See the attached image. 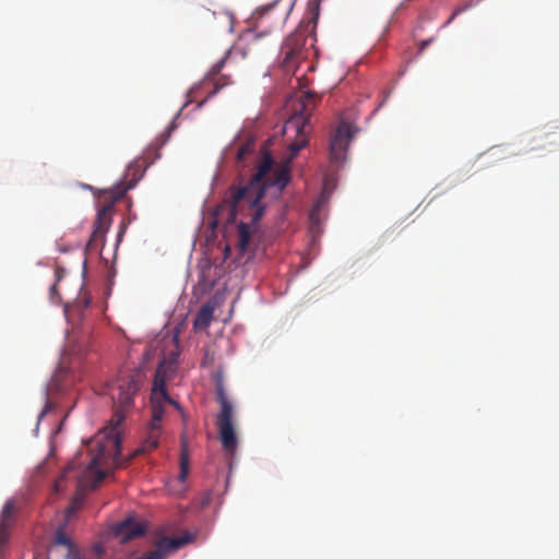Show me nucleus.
<instances>
[{
    "instance_id": "obj_1",
    "label": "nucleus",
    "mask_w": 559,
    "mask_h": 559,
    "mask_svg": "<svg viewBox=\"0 0 559 559\" xmlns=\"http://www.w3.org/2000/svg\"><path fill=\"white\" fill-rule=\"evenodd\" d=\"M318 102L312 92L302 93L293 104V116L285 122L284 133L294 134L288 144V154L276 160L266 145L257 160L254 173L250 178L237 177L227 188L222 206L227 210H266L283 198L292 180L290 163L308 143L310 117Z\"/></svg>"
},
{
    "instance_id": "obj_2",
    "label": "nucleus",
    "mask_w": 559,
    "mask_h": 559,
    "mask_svg": "<svg viewBox=\"0 0 559 559\" xmlns=\"http://www.w3.org/2000/svg\"><path fill=\"white\" fill-rule=\"evenodd\" d=\"M140 389L139 374L128 373L122 376L112 392L115 404L114 415L103 431V437L96 441H90V451L92 452L86 469L80 479V484L95 488L106 476L102 466L107 464V460L112 459L118 463L120 454L121 438L118 430L119 425L126 418V414L132 405L133 396Z\"/></svg>"
},
{
    "instance_id": "obj_3",
    "label": "nucleus",
    "mask_w": 559,
    "mask_h": 559,
    "mask_svg": "<svg viewBox=\"0 0 559 559\" xmlns=\"http://www.w3.org/2000/svg\"><path fill=\"white\" fill-rule=\"evenodd\" d=\"M210 215L206 218L207 224L212 231L215 233L218 228L219 221L223 219L225 212H207ZM238 212H226L225 224L222 228L223 237L225 238L224 253L228 258L233 248L237 250L238 255L242 257L246 253L253 254L257 248V239L259 237V223L265 212H254L250 222L245 223L237 221Z\"/></svg>"
},
{
    "instance_id": "obj_4",
    "label": "nucleus",
    "mask_w": 559,
    "mask_h": 559,
    "mask_svg": "<svg viewBox=\"0 0 559 559\" xmlns=\"http://www.w3.org/2000/svg\"><path fill=\"white\" fill-rule=\"evenodd\" d=\"M301 22L282 45V67L285 71H296L300 62L308 58L309 47H313L314 37L311 35L317 20Z\"/></svg>"
},
{
    "instance_id": "obj_5",
    "label": "nucleus",
    "mask_w": 559,
    "mask_h": 559,
    "mask_svg": "<svg viewBox=\"0 0 559 559\" xmlns=\"http://www.w3.org/2000/svg\"><path fill=\"white\" fill-rule=\"evenodd\" d=\"M216 400L219 403L221 409L217 415L216 425L218 429V437L225 454L233 459L238 448V437L234 425V406L222 383L216 385Z\"/></svg>"
},
{
    "instance_id": "obj_6",
    "label": "nucleus",
    "mask_w": 559,
    "mask_h": 559,
    "mask_svg": "<svg viewBox=\"0 0 559 559\" xmlns=\"http://www.w3.org/2000/svg\"><path fill=\"white\" fill-rule=\"evenodd\" d=\"M135 186L132 181H120L111 188L96 189L90 185H82L84 189L93 192L95 205L97 210H112L115 206H123L130 210L132 202L128 195V191Z\"/></svg>"
},
{
    "instance_id": "obj_7",
    "label": "nucleus",
    "mask_w": 559,
    "mask_h": 559,
    "mask_svg": "<svg viewBox=\"0 0 559 559\" xmlns=\"http://www.w3.org/2000/svg\"><path fill=\"white\" fill-rule=\"evenodd\" d=\"M167 403L162 396L159 390L152 389L151 405L152 420L147 428L146 437L142 444L134 451V455L150 453L158 447L162 436V419L164 417V404ZM168 404H170L168 402Z\"/></svg>"
},
{
    "instance_id": "obj_8",
    "label": "nucleus",
    "mask_w": 559,
    "mask_h": 559,
    "mask_svg": "<svg viewBox=\"0 0 559 559\" xmlns=\"http://www.w3.org/2000/svg\"><path fill=\"white\" fill-rule=\"evenodd\" d=\"M354 128L350 123L342 121L336 127L330 140V157L333 163H340L345 158L349 141L354 136Z\"/></svg>"
},
{
    "instance_id": "obj_9",
    "label": "nucleus",
    "mask_w": 559,
    "mask_h": 559,
    "mask_svg": "<svg viewBox=\"0 0 559 559\" xmlns=\"http://www.w3.org/2000/svg\"><path fill=\"white\" fill-rule=\"evenodd\" d=\"M177 358L178 354H173L171 358L159 362L156 372L155 378L153 382V389L159 390L160 396L169 402L171 405H174L177 409L181 411L180 405L174 401L166 391V382L167 380L176 372L177 368Z\"/></svg>"
},
{
    "instance_id": "obj_10",
    "label": "nucleus",
    "mask_w": 559,
    "mask_h": 559,
    "mask_svg": "<svg viewBox=\"0 0 559 559\" xmlns=\"http://www.w3.org/2000/svg\"><path fill=\"white\" fill-rule=\"evenodd\" d=\"M559 147V126H546L532 139V150L552 151Z\"/></svg>"
},
{
    "instance_id": "obj_11",
    "label": "nucleus",
    "mask_w": 559,
    "mask_h": 559,
    "mask_svg": "<svg viewBox=\"0 0 559 559\" xmlns=\"http://www.w3.org/2000/svg\"><path fill=\"white\" fill-rule=\"evenodd\" d=\"M114 533L120 538L121 543L124 544L144 535L145 526L135 520L128 518L115 526Z\"/></svg>"
},
{
    "instance_id": "obj_12",
    "label": "nucleus",
    "mask_w": 559,
    "mask_h": 559,
    "mask_svg": "<svg viewBox=\"0 0 559 559\" xmlns=\"http://www.w3.org/2000/svg\"><path fill=\"white\" fill-rule=\"evenodd\" d=\"M19 509L14 500H8L0 512V545L7 543L15 523Z\"/></svg>"
},
{
    "instance_id": "obj_13",
    "label": "nucleus",
    "mask_w": 559,
    "mask_h": 559,
    "mask_svg": "<svg viewBox=\"0 0 559 559\" xmlns=\"http://www.w3.org/2000/svg\"><path fill=\"white\" fill-rule=\"evenodd\" d=\"M66 374V371L59 370L52 376L51 380L47 384L45 389V406L38 416L39 420L53 409L55 405L51 402L50 396L55 393L61 392L64 389L66 384L63 383V378Z\"/></svg>"
},
{
    "instance_id": "obj_14",
    "label": "nucleus",
    "mask_w": 559,
    "mask_h": 559,
    "mask_svg": "<svg viewBox=\"0 0 559 559\" xmlns=\"http://www.w3.org/2000/svg\"><path fill=\"white\" fill-rule=\"evenodd\" d=\"M190 542L189 536L182 537H162L155 543L154 552H158L159 559H165V556L170 552L179 549Z\"/></svg>"
},
{
    "instance_id": "obj_15",
    "label": "nucleus",
    "mask_w": 559,
    "mask_h": 559,
    "mask_svg": "<svg viewBox=\"0 0 559 559\" xmlns=\"http://www.w3.org/2000/svg\"><path fill=\"white\" fill-rule=\"evenodd\" d=\"M280 3L273 2L266 7L261 8L257 12V20L260 24H263L264 20L267 19L269 15H276L275 26H282L288 15V9H282L280 11Z\"/></svg>"
},
{
    "instance_id": "obj_16",
    "label": "nucleus",
    "mask_w": 559,
    "mask_h": 559,
    "mask_svg": "<svg viewBox=\"0 0 559 559\" xmlns=\"http://www.w3.org/2000/svg\"><path fill=\"white\" fill-rule=\"evenodd\" d=\"M110 213L111 212H97L94 230L91 236V242H97L104 239L112 223Z\"/></svg>"
},
{
    "instance_id": "obj_17",
    "label": "nucleus",
    "mask_w": 559,
    "mask_h": 559,
    "mask_svg": "<svg viewBox=\"0 0 559 559\" xmlns=\"http://www.w3.org/2000/svg\"><path fill=\"white\" fill-rule=\"evenodd\" d=\"M214 308L210 305H203L197 313L193 322L195 330L206 329L213 319Z\"/></svg>"
},
{
    "instance_id": "obj_18",
    "label": "nucleus",
    "mask_w": 559,
    "mask_h": 559,
    "mask_svg": "<svg viewBox=\"0 0 559 559\" xmlns=\"http://www.w3.org/2000/svg\"><path fill=\"white\" fill-rule=\"evenodd\" d=\"M189 474V453L186 435H181V451H180V472L178 479L180 483H185Z\"/></svg>"
},
{
    "instance_id": "obj_19",
    "label": "nucleus",
    "mask_w": 559,
    "mask_h": 559,
    "mask_svg": "<svg viewBox=\"0 0 559 559\" xmlns=\"http://www.w3.org/2000/svg\"><path fill=\"white\" fill-rule=\"evenodd\" d=\"M55 544L66 546L69 548V554L67 559H88L84 556H81L79 552L74 550V546L71 539L67 536L66 532L62 528H58L55 536Z\"/></svg>"
},
{
    "instance_id": "obj_20",
    "label": "nucleus",
    "mask_w": 559,
    "mask_h": 559,
    "mask_svg": "<svg viewBox=\"0 0 559 559\" xmlns=\"http://www.w3.org/2000/svg\"><path fill=\"white\" fill-rule=\"evenodd\" d=\"M335 188V183L331 178H325L323 181L322 191L313 204L312 210H322L326 206L330 197L332 195Z\"/></svg>"
},
{
    "instance_id": "obj_21",
    "label": "nucleus",
    "mask_w": 559,
    "mask_h": 559,
    "mask_svg": "<svg viewBox=\"0 0 559 559\" xmlns=\"http://www.w3.org/2000/svg\"><path fill=\"white\" fill-rule=\"evenodd\" d=\"M309 233L314 241L323 231L321 212H309Z\"/></svg>"
},
{
    "instance_id": "obj_22",
    "label": "nucleus",
    "mask_w": 559,
    "mask_h": 559,
    "mask_svg": "<svg viewBox=\"0 0 559 559\" xmlns=\"http://www.w3.org/2000/svg\"><path fill=\"white\" fill-rule=\"evenodd\" d=\"M255 152V142L253 139L247 140L237 151L236 159L238 163L247 162L248 157Z\"/></svg>"
},
{
    "instance_id": "obj_23",
    "label": "nucleus",
    "mask_w": 559,
    "mask_h": 559,
    "mask_svg": "<svg viewBox=\"0 0 559 559\" xmlns=\"http://www.w3.org/2000/svg\"><path fill=\"white\" fill-rule=\"evenodd\" d=\"M79 463L76 460L72 461L67 467L66 469L63 471L61 477L56 481L55 484V488L57 491L60 490V486H61V481L67 477V475L74 471L76 467H78Z\"/></svg>"
},
{
    "instance_id": "obj_24",
    "label": "nucleus",
    "mask_w": 559,
    "mask_h": 559,
    "mask_svg": "<svg viewBox=\"0 0 559 559\" xmlns=\"http://www.w3.org/2000/svg\"><path fill=\"white\" fill-rule=\"evenodd\" d=\"M321 0H309V10L313 13V20H318Z\"/></svg>"
},
{
    "instance_id": "obj_25",
    "label": "nucleus",
    "mask_w": 559,
    "mask_h": 559,
    "mask_svg": "<svg viewBox=\"0 0 559 559\" xmlns=\"http://www.w3.org/2000/svg\"><path fill=\"white\" fill-rule=\"evenodd\" d=\"M223 79H219L217 80L214 85V90L209 94V97L213 96L214 94H216L221 88H223L224 86L228 85L229 82L227 80H224L222 81Z\"/></svg>"
},
{
    "instance_id": "obj_26",
    "label": "nucleus",
    "mask_w": 559,
    "mask_h": 559,
    "mask_svg": "<svg viewBox=\"0 0 559 559\" xmlns=\"http://www.w3.org/2000/svg\"><path fill=\"white\" fill-rule=\"evenodd\" d=\"M224 66H225V58L221 59L219 61H217V62L213 66V68H212V70H211V75H212V76L217 75V74L222 71V69L224 68Z\"/></svg>"
},
{
    "instance_id": "obj_27",
    "label": "nucleus",
    "mask_w": 559,
    "mask_h": 559,
    "mask_svg": "<svg viewBox=\"0 0 559 559\" xmlns=\"http://www.w3.org/2000/svg\"><path fill=\"white\" fill-rule=\"evenodd\" d=\"M127 225H128V222L122 219L120 223V226H119V233H118V237H117L118 241H121L123 234L126 231Z\"/></svg>"
},
{
    "instance_id": "obj_28",
    "label": "nucleus",
    "mask_w": 559,
    "mask_h": 559,
    "mask_svg": "<svg viewBox=\"0 0 559 559\" xmlns=\"http://www.w3.org/2000/svg\"><path fill=\"white\" fill-rule=\"evenodd\" d=\"M471 4L466 5V7H460V8H456L452 15L450 16L448 23H450L456 15L461 14L462 12H464L467 8H469Z\"/></svg>"
},
{
    "instance_id": "obj_29",
    "label": "nucleus",
    "mask_w": 559,
    "mask_h": 559,
    "mask_svg": "<svg viewBox=\"0 0 559 559\" xmlns=\"http://www.w3.org/2000/svg\"><path fill=\"white\" fill-rule=\"evenodd\" d=\"M223 15L227 20L228 29L231 31L233 29V24H234V16L231 14H229V13H225Z\"/></svg>"
},
{
    "instance_id": "obj_30",
    "label": "nucleus",
    "mask_w": 559,
    "mask_h": 559,
    "mask_svg": "<svg viewBox=\"0 0 559 559\" xmlns=\"http://www.w3.org/2000/svg\"><path fill=\"white\" fill-rule=\"evenodd\" d=\"M56 294H57V284L55 283V284L50 287V295H51V297H53Z\"/></svg>"
},
{
    "instance_id": "obj_31",
    "label": "nucleus",
    "mask_w": 559,
    "mask_h": 559,
    "mask_svg": "<svg viewBox=\"0 0 559 559\" xmlns=\"http://www.w3.org/2000/svg\"><path fill=\"white\" fill-rule=\"evenodd\" d=\"M428 43L427 41H423L420 44V50H423L425 47H427Z\"/></svg>"
},
{
    "instance_id": "obj_32",
    "label": "nucleus",
    "mask_w": 559,
    "mask_h": 559,
    "mask_svg": "<svg viewBox=\"0 0 559 559\" xmlns=\"http://www.w3.org/2000/svg\"><path fill=\"white\" fill-rule=\"evenodd\" d=\"M251 36H252V39H253L254 41L259 39V35H257V34H251Z\"/></svg>"
},
{
    "instance_id": "obj_33",
    "label": "nucleus",
    "mask_w": 559,
    "mask_h": 559,
    "mask_svg": "<svg viewBox=\"0 0 559 559\" xmlns=\"http://www.w3.org/2000/svg\"><path fill=\"white\" fill-rule=\"evenodd\" d=\"M57 281L61 278V275L59 274V271H56Z\"/></svg>"
}]
</instances>
